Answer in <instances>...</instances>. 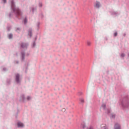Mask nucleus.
<instances>
[{
	"label": "nucleus",
	"instance_id": "nucleus-14",
	"mask_svg": "<svg viewBox=\"0 0 129 129\" xmlns=\"http://www.w3.org/2000/svg\"><path fill=\"white\" fill-rule=\"evenodd\" d=\"M81 102L83 103V102H84V100L82 99H81Z\"/></svg>",
	"mask_w": 129,
	"mask_h": 129
},
{
	"label": "nucleus",
	"instance_id": "nucleus-15",
	"mask_svg": "<svg viewBox=\"0 0 129 129\" xmlns=\"http://www.w3.org/2000/svg\"><path fill=\"white\" fill-rule=\"evenodd\" d=\"M115 117V115H112V118H114Z\"/></svg>",
	"mask_w": 129,
	"mask_h": 129
},
{
	"label": "nucleus",
	"instance_id": "nucleus-10",
	"mask_svg": "<svg viewBox=\"0 0 129 129\" xmlns=\"http://www.w3.org/2000/svg\"><path fill=\"white\" fill-rule=\"evenodd\" d=\"M28 22V20H27V19H25L24 20V24H27V22Z\"/></svg>",
	"mask_w": 129,
	"mask_h": 129
},
{
	"label": "nucleus",
	"instance_id": "nucleus-7",
	"mask_svg": "<svg viewBox=\"0 0 129 129\" xmlns=\"http://www.w3.org/2000/svg\"><path fill=\"white\" fill-rule=\"evenodd\" d=\"M27 45L26 43H22L21 45V47L22 48H26L27 47Z\"/></svg>",
	"mask_w": 129,
	"mask_h": 129
},
{
	"label": "nucleus",
	"instance_id": "nucleus-3",
	"mask_svg": "<svg viewBox=\"0 0 129 129\" xmlns=\"http://www.w3.org/2000/svg\"><path fill=\"white\" fill-rule=\"evenodd\" d=\"M114 129H120V125L118 123H116L114 126Z\"/></svg>",
	"mask_w": 129,
	"mask_h": 129
},
{
	"label": "nucleus",
	"instance_id": "nucleus-16",
	"mask_svg": "<svg viewBox=\"0 0 129 129\" xmlns=\"http://www.w3.org/2000/svg\"><path fill=\"white\" fill-rule=\"evenodd\" d=\"M28 34H29V36H32V33H31L30 32H29Z\"/></svg>",
	"mask_w": 129,
	"mask_h": 129
},
{
	"label": "nucleus",
	"instance_id": "nucleus-4",
	"mask_svg": "<svg viewBox=\"0 0 129 129\" xmlns=\"http://www.w3.org/2000/svg\"><path fill=\"white\" fill-rule=\"evenodd\" d=\"M19 78H20V75L17 74V75H16V82H17L18 83H19V82H20Z\"/></svg>",
	"mask_w": 129,
	"mask_h": 129
},
{
	"label": "nucleus",
	"instance_id": "nucleus-6",
	"mask_svg": "<svg viewBox=\"0 0 129 129\" xmlns=\"http://www.w3.org/2000/svg\"><path fill=\"white\" fill-rule=\"evenodd\" d=\"M18 127H23L24 126V124L21 122H18Z\"/></svg>",
	"mask_w": 129,
	"mask_h": 129
},
{
	"label": "nucleus",
	"instance_id": "nucleus-9",
	"mask_svg": "<svg viewBox=\"0 0 129 129\" xmlns=\"http://www.w3.org/2000/svg\"><path fill=\"white\" fill-rule=\"evenodd\" d=\"M88 46H90L91 45V42L90 41H87Z\"/></svg>",
	"mask_w": 129,
	"mask_h": 129
},
{
	"label": "nucleus",
	"instance_id": "nucleus-21",
	"mask_svg": "<svg viewBox=\"0 0 129 129\" xmlns=\"http://www.w3.org/2000/svg\"><path fill=\"white\" fill-rule=\"evenodd\" d=\"M128 57H129V53L128 54Z\"/></svg>",
	"mask_w": 129,
	"mask_h": 129
},
{
	"label": "nucleus",
	"instance_id": "nucleus-19",
	"mask_svg": "<svg viewBox=\"0 0 129 129\" xmlns=\"http://www.w3.org/2000/svg\"><path fill=\"white\" fill-rule=\"evenodd\" d=\"M62 111H65V109H62Z\"/></svg>",
	"mask_w": 129,
	"mask_h": 129
},
{
	"label": "nucleus",
	"instance_id": "nucleus-13",
	"mask_svg": "<svg viewBox=\"0 0 129 129\" xmlns=\"http://www.w3.org/2000/svg\"><path fill=\"white\" fill-rule=\"evenodd\" d=\"M27 100H30V99H31V97L28 96L27 97Z\"/></svg>",
	"mask_w": 129,
	"mask_h": 129
},
{
	"label": "nucleus",
	"instance_id": "nucleus-8",
	"mask_svg": "<svg viewBox=\"0 0 129 129\" xmlns=\"http://www.w3.org/2000/svg\"><path fill=\"white\" fill-rule=\"evenodd\" d=\"M12 38H13V34H9V39H12Z\"/></svg>",
	"mask_w": 129,
	"mask_h": 129
},
{
	"label": "nucleus",
	"instance_id": "nucleus-2",
	"mask_svg": "<svg viewBox=\"0 0 129 129\" xmlns=\"http://www.w3.org/2000/svg\"><path fill=\"white\" fill-rule=\"evenodd\" d=\"M94 7L96 9H99V8H100V3L98 2H96L95 4Z\"/></svg>",
	"mask_w": 129,
	"mask_h": 129
},
{
	"label": "nucleus",
	"instance_id": "nucleus-17",
	"mask_svg": "<svg viewBox=\"0 0 129 129\" xmlns=\"http://www.w3.org/2000/svg\"><path fill=\"white\" fill-rule=\"evenodd\" d=\"M82 127H83V128H84V127H85V125H83Z\"/></svg>",
	"mask_w": 129,
	"mask_h": 129
},
{
	"label": "nucleus",
	"instance_id": "nucleus-5",
	"mask_svg": "<svg viewBox=\"0 0 129 129\" xmlns=\"http://www.w3.org/2000/svg\"><path fill=\"white\" fill-rule=\"evenodd\" d=\"M101 127L102 129H108V127L106 126V125L104 124H102L101 125Z\"/></svg>",
	"mask_w": 129,
	"mask_h": 129
},
{
	"label": "nucleus",
	"instance_id": "nucleus-12",
	"mask_svg": "<svg viewBox=\"0 0 129 129\" xmlns=\"http://www.w3.org/2000/svg\"><path fill=\"white\" fill-rule=\"evenodd\" d=\"M121 56V57H122V58H123V57H124L125 56V54H124V53H122Z\"/></svg>",
	"mask_w": 129,
	"mask_h": 129
},
{
	"label": "nucleus",
	"instance_id": "nucleus-20",
	"mask_svg": "<svg viewBox=\"0 0 129 129\" xmlns=\"http://www.w3.org/2000/svg\"><path fill=\"white\" fill-rule=\"evenodd\" d=\"M33 46H35V43H34Z\"/></svg>",
	"mask_w": 129,
	"mask_h": 129
},
{
	"label": "nucleus",
	"instance_id": "nucleus-1",
	"mask_svg": "<svg viewBox=\"0 0 129 129\" xmlns=\"http://www.w3.org/2000/svg\"><path fill=\"white\" fill-rule=\"evenodd\" d=\"M11 8L14 11V13H16L18 16H21L22 12H21V11H20L19 9H18V8L15 7V5L14 4V2H12Z\"/></svg>",
	"mask_w": 129,
	"mask_h": 129
},
{
	"label": "nucleus",
	"instance_id": "nucleus-11",
	"mask_svg": "<svg viewBox=\"0 0 129 129\" xmlns=\"http://www.w3.org/2000/svg\"><path fill=\"white\" fill-rule=\"evenodd\" d=\"M114 37H116V36H117V32H115L114 33Z\"/></svg>",
	"mask_w": 129,
	"mask_h": 129
},
{
	"label": "nucleus",
	"instance_id": "nucleus-18",
	"mask_svg": "<svg viewBox=\"0 0 129 129\" xmlns=\"http://www.w3.org/2000/svg\"><path fill=\"white\" fill-rule=\"evenodd\" d=\"M5 3H7V0H3Z\"/></svg>",
	"mask_w": 129,
	"mask_h": 129
}]
</instances>
